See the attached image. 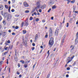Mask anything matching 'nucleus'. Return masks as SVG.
<instances>
[{
    "instance_id": "f257e3e1",
    "label": "nucleus",
    "mask_w": 78,
    "mask_h": 78,
    "mask_svg": "<svg viewBox=\"0 0 78 78\" xmlns=\"http://www.w3.org/2000/svg\"><path fill=\"white\" fill-rule=\"evenodd\" d=\"M54 41H53V38L52 37L51 38L50 40L49 41L48 45L50 47H51L53 45Z\"/></svg>"
},
{
    "instance_id": "f03ea898",
    "label": "nucleus",
    "mask_w": 78,
    "mask_h": 78,
    "mask_svg": "<svg viewBox=\"0 0 78 78\" xmlns=\"http://www.w3.org/2000/svg\"><path fill=\"white\" fill-rule=\"evenodd\" d=\"M75 57V55L73 56L71 58H70V57H69L68 58H67V59L68 61V62L67 63V64L69 63L70 62H71V61L72 60L73 58Z\"/></svg>"
},
{
    "instance_id": "7ed1b4c3",
    "label": "nucleus",
    "mask_w": 78,
    "mask_h": 78,
    "mask_svg": "<svg viewBox=\"0 0 78 78\" xmlns=\"http://www.w3.org/2000/svg\"><path fill=\"white\" fill-rule=\"evenodd\" d=\"M25 23H23V22L21 23V27H22L23 26H28V25L29 24L28 23V22H26V21H25Z\"/></svg>"
},
{
    "instance_id": "20e7f679",
    "label": "nucleus",
    "mask_w": 78,
    "mask_h": 78,
    "mask_svg": "<svg viewBox=\"0 0 78 78\" xmlns=\"http://www.w3.org/2000/svg\"><path fill=\"white\" fill-rule=\"evenodd\" d=\"M59 32V28H57L55 32V36H58V32Z\"/></svg>"
},
{
    "instance_id": "39448f33",
    "label": "nucleus",
    "mask_w": 78,
    "mask_h": 78,
    "mask_svg": "<svg viewBox=\"0 0 78 78\" xmlns=\"http://www.w3.org/2000/svg\"><path fill=\"white\" fill-rule=\"evenodd\" d=\"M11 17H12V16H11V15L10 14H9L7 17V20L8 21H9V20H11Z\"/></svg>"
},
{
    "instance_id": "423d86ee",
    "label": "nucleus",
    "mask_w": 78,
    "mask_h": 78,
    "mask_svg": "<svg viewBox=\"0 0 78 78\" xmlns=\"http://www.w3.org/2000/svg\"><path fill=\"white\" fill-rule=\"evenodd\" d=\"M37 6L35 8V9H37V8H38V9H39V8H40V3H39V2H38L37 3Z\"/></svg>"
},
{
    "instance_id": "0eeeda50",
    "label": "nucleus",
    "mask_w": 78,
    "mask_h": 78,
    "mask_svg": "<svg viewBox=\"0 0 78 78\" xmlns=\"http://www.w3.org/2000/svg\"><path fill=\"white\" fill-rule=\"evenodd\" d=\"M2 37H5L6 35V32H2Z\"/></svg>"
},
{
    "instance_id": "6e6552de",
    "label": "nucleus",
    "mask_w": 78,
    "mask_h": 78,
    "mask_svg": "<svg viewBox=\"0 0 78 78\" xmlns=\"http://www.w3.org/2000/svg\"><path fill=\"white\" fill-rule=\"evenodd\" d=\"M23 5L25 7H28V4L26 2H24L23 3Z\"/></svg>"
},
{
    "instance_id": "1a4fd4ad",
    "label": "nucleus",
    "mask_w": 78,
    "mask_h": 78,
    "mask_svg": "<svg viewBox=\"0 0 78 78\" xmlns=\"http://www.w3.org/2000/svg\"><path fill=\"white\" fill-rule=\"evenodd\" d=\"M41 7H40V8H41L42 9H44V8H45L46 7V5H44L43 6L41 5Z\"/></svg>"
},
{
    "instance_id": "9d476101",
    "label": "nucleus",
    "mask_w": 78,
    "mask_h": 78,
    "mask_svg": "<svg viewBox=\"0 0 78 78\" xmlns=\"http://www.w3.org/2000/svg\"><path fill=\"white\" fill-rule=\"evenodd\" d=\"M78 39L76 38L75 40V44L76 45L78 44Z\"/></svg>"
},
{
    "instance_id": "9b49d317",
    "label": "nucleus",
    "mask_w": 78,
    "mask_h": 78,
    "mask_svg": "<svg viewBox=\"0 0 78 78\" xmlns=\"http://www.w3.org/2000/svg\"><path fill=\"white\" fill-rule=\"evenodd\" d=\"M37 36H38V35H37V34H36L35 35V42H36V39H37Z\"/></svg>"
},
{
    "instance_id": "f8f14e48",
    "label": "nucleus",
    "mask_w": 78,
    "mask_h": 78,
    "mask_svg": "<svg viewBox=\"0 0 78 78\" xmlns=\"http://www.w3.org/2000/svg\"><path fill=\"white\" fill-rule=\"evenodd\" d=\"M3 9V5H0V10H2Z\"/></svg>"
},
{
    "instance_id": "ddd939ff",
    "label": "nucleus",
    "mask_w": 78,
    "mask_h": 78,
    "mask_svg": "<svg viewBox=\"0 0 78 78\" xmlns=\"http://www.w3.org/2000/svg\"><path fill=\"white\" fill-rule=\"evenodd\" d=\"M52 34H52V32H50L49 37H51Z\"/></svg>"
},
{
    "instance_id": "4468645a",
    "label": "nucleus",
    "mask_w": 78,
    "mask_h": 78,
    "mask_svg": "<svg viewBox=\"0 0 78 78\" xmlns=\"http://www.w3.org/2000/svg\"><path fill=\"white\" fill-rule=\"evenodd\" d=\"M27 42L26 41H25L24 43V45H25V46H27Z\"/></svg>"
},
{
    "instance_id": "2eb2a0df",
    "label": "nucleus",
    "mask_w": 78,
    "mask_h": 78,
    "mask_svg": "<svg viewBox=\"0 0 78 78\" xmlns=\"http://www.w3.org/2000/svg\"><path fill=\"white\" fill-rule=\"evenodd\" d=\"M46 35H45V38H47L48 37V33H46Z\"/></svg>"
},
{
    "instance_id": "dca6fc26",
    "label": "nucleus",
    "mask_w": 78,
    "mask_h": 78,
    "mask_svg": "<svg viewBox=\"0 0 78 78\" xmlns=\"http://www.w3.org/2000/svg\"><path fill=\"white\" fill-rule=\"evenodd\" d=\"M4 16H5V17H7V16H8V13H5L4 14Z\"/></svg>"
},
{
    "instance_id": "f3484780",
    "label": "nucleus",
    "mask_w": 78,
    "mask_h": 78,
    "mask_svg": "<svg viewBox=\"0 0 78 78\" xmlns=\"http://www.w3.org/2000/svg\"><path fill=\"white\" fill-rule=\"evenodd\" d=\"M64 42V40L62 39V40L61 45H62L63 43Z\"/></svg>"
},
{
    "instance_id": "a211bd4d",
    "label": "nucleus",
    "mask_w": 78,
    "mask_h": 78,
    "mask_svg": "<svg viewBox=\"0 0 78 78\" xmlns=\"http://www.w3.org/2000/svg\"><path fill=\"white\" fill-rule=\"evenodd\" d=\"M76 39H78V32H77V33H76Z\"/></svg>"
},
{
    "instance_id": "6ab92c4d",
    "label": "nucleus",
    "mask_w": 78,
    "mask_h": 78,
    "mask_svg": "<svg viewBox=\"0 0 78 78\" xmlns=\"http://www.w3.org/2000/svg\"><path fill=\"white\" fill-rule=\"evenodd\" d=\"M15 60L16 62H17V57H15Z\"/></svg>"
},
{
    "instance_id": "aec40b11",
    "label": "nucleus",
    "mask_w": 78,
    "mask_h": 78,
    "mask_svg": "<svg viewBox=\"0 0 78 78\" xmlns=\"http://www.w3.org/2000/svg\"><path fill=\"white\" fill-rule=\"evenodd\" d=\"M66 34H65L63 37V39L64 40V39H65V38H66Z\"/></svg>"
},
{
    "instance_id": "412c9836",
    "label": "nucleus",
    "mask_w": 78,
    "mask_h": 78,
    "mask_svg": "<svg viewBox=\"0 0 78 78\" xmlns=\"http://www.w3.org/2000/svg\"><path fill=\"white\" fill-rule=\"evenodd\" d=\"M56 6L55 5H53L52 7V9H56Z\"/></svg>"
},
{
    "instance_id": "4be33fe9",
    "label": "nucleus",
    "mask_w": 78,
    "mask_h": 78,
    "mask_svg": "<svg viewBox=\"0 0 78 78\" xmlns=\"http://www.w3.org/2000/svg\"><path fill=\"white\" fill-rule=\"evenodd\" d=\"M27 33V31L26 30H23V34H25Z\"/></svg>"
},
{
    "instance_id": "5701e85b",
    "label": "nucleus",
    "mask_w": 78,
    "mask_h": 78,
    "mask_svg": "<svg viewBox=\"0 0 78 78\" xmlns=\"http://www.w3.org/2000/svg\"><path fill=\"white\" fill-rule=\"evenodd\" d=\"M7 53H8V52H5V53H3L2 55H6Z\"/></svg>"
},
{
    "instance_id": "b1692460",
    "label": "nucleus",
    "mask_w": 78,
    "mask_h": 78,
    "mask_svg": "<svg viewBox=\"0 0 78 78\" xmlns=\"http://www.w3.org/2000/svg\"><path fill=\"white\" fill-rule=\"evenodd\" d=\"M11 9V7L9 6L8 9V11L9 12H10V9Z\"/></svg>"
},
{
    "instance_id": "393cba45",
    "label": "nucleus",
    "mask_w": 78,
    "mask_h": 78,
    "mask_svg": "<svg viewBox=\"0 0 78 78\" xmlns=\"http://www.w3.org/2000/svg\"><path fill=\"white\" fill-rule=\"evenodd\" d=\"M75 2V0H73L71 2L72 3H74Z\"/></svg>"
},
{
    "instance_id": "a878e982",
    "label": "nucleus",
    "mask_w": 78,
    "mask_h": 78,
    "mask_svg": "<svg viewBox=\"0 0 78 78\" xmlns=\"http://www.w3.org/2000/svg\"><path fill=\"white\" fill-rule=\"evenodd\" d=\"M20 62H22V63L23 64H24V63H25V62L23 60H21L20 61Z\"/></svg>"
},
{
    "instance_id": "bb28decb",
    "label": "nucleus",
    "mask_w": 78,
    "mask_h": 78,
    "mask_svg": "<svg viewBox=\"0 0 78 78\" xmlns=\"http://www.w3.org/2000/svg\"><path fill=\"white\" fill-rule=\"evenodd\" d=\"M5 8H6V9H8V6L7 5H5Z\"/></svg>"
},
{
    "instance_id": "cd10ccee",
    "label": "nucleus",
    "mask_w": 78,
    "mask_h": 78,
    "mask_svg": "<svg viewBox=\"0 0 78 78\" xmlns=\"http://www.w3.org/2000/svg\"><path fill=\"white\" fill-rule=\"evenodd\" d=\"M36 62L35 63V64H34L33 66V69H34V67H35V66H36Z\"/></svg>"
},
{
    "instance_id": "c85d7f7f",
    "label": "nucleus",
    "mask_w": 78,
    "mask_h": 78,
    "mask_svg": "<svg viewBox=\"0 0 78 78\" xmlns=\"http://www.w3.org/2000/svg\"><path fill=\"white\" fill-rule=\"evenodd\" d=\"M36 62L35 63V64H34L33 66V69H34V67H35V66H36Z\"/></svg>"
},
{
    "instance_id": "c756f323",
    "label": "nucleus",
    "mask_w": 78,
    "mask_h": 78,
    "mask_svg": "<svg viewBox=\"0 0 78 78\" xmlns=\"http://www.w3.org/2000/svg\"><path fill=\"white\" fill-rule=\"evenodd\" d=\"M2 32H2L1 30H0V36H2Z\"/></svg>"
},
{
    "instance_id": "7c9ffc66",
    "label": "nucleus",
    "mask_w": 78,
    "mask_h": 78,
    "mask_svg": "<svg viewBox=\"0 0 78 78\" xmlns=\"http://www.w3.org/2000/svg\"><path fill=\"white\" fill-rule=\"evenodd\" d=\"M68 2L67 3V4H69V3H70V1L69 0H67Z\"/></svg>"
},
{
    "instance_id": "2f4dec72",
    "label": "nucleus",
    "mask_w": 78,
    "mask_h": 78,
    "mask_svg": "<svg viewBox=\"0 0 78 78\" xmlns=\"http://www.w3.org/2000/svg\"><path fill=\"white\" fill-rule=\"evenodd\" d=\"M29 11L28 10H26L25 11V12L26 13H28V12H29Z\"/></svg>"
},
{
    "instance_id": "473e14b6",
    "label": "nucleus",
    "mask_w": 78,
    "mask_h": 78,
    "mask_svg": "<svg viewBox=\"0 0 78 78\" xmlns=\"http://www.w3.org/2000/svg\"><path fill=\"white\" fill-rule=\"evenodd\" d=\"M49 76H50V74H48L46 78H49Z\"/></svg>"
},
{
    "instance_id": "72a5a7b5",
    "label": "nucleus",
    "mask_w": 78,
    "mask_h": 78,
    "mask_svg": "<svg viewBox=\"0 0 78 78\" xmlns=\"http://www.w3.org/2000/svg\"><path fill=\"white\" fill-rule=\"evenodd\" d=\"M2 23H6V21H5V20H3V22H2Z\"/></svg>"
},
{
    "instance_id": "f704fd0d",
    "label": "nucleus",
    "mask_w": 78,
    "mask_h": 78,
    "mask_svg": "<svg viewBox=\"0 0 78 78\" xmlns=\"http://www.w3.org/2000/svg\"><path fill=\"white\" fill-rule=\"evenodd\" d=\"M52 2H51L49 3V5H50V6H51V5H52Z\"/></svg>"
},
{
    "instance_id": "c9c22d12",
    "label": "nucleus",
    "mask_w": 78,
    "mask_h": 78,
    "mask_svg": "<svg viewBox=\"0 0 78 78\" xmlns=\"http://www.w3.org/2000/svg\"><path fill=\"white\" fill-rule=\"evenodd\" d=\"M7 43H8V44H10V43H11V42L9 41V40H8L7 41Z\"/></svg>"
},
{
    "instance_id": "e433bc0d",
    "label": "nucleus",
    "mask_w": 78,
    "mask_h": 78,
    "mask_svg": "<svg viewBox=\"0 0 78 78\" xmlns=\"http://www.w3.org/2000/svg\"><path fill=\"white\" fill-rule=\"evenodd\" d=\"M32 19H33V18L32 17H30V20H32Z\"/></svg>"
},
{
    "instance_id": "4c0bfd02",
    "label": "nucleus",
    "mask_w": 78,
    "mask_h": 78,
    "mask_svg": "<svg viewBox=\"0 0 78 78\" xmlns=\"http://www.w3.org/2000/svg\"><path fill=\"white\" fill-rule=\"evenodd\" d=\"M50 11H51V8H50L48 11V12H50Z\"/></svg>"
},
{
    "instance_id": "58836bf2",
    "label": "nucleus",
    "mask_w": 78,
    "mask_h": 78,
    "mask_svg": "<svg viewBox=\"0 0 78 78\" xmlns=\"http://www.w3.org/2000/svg\"><path fill=\"white\" fill-rule=\"evenodd\" d=\"M38 11L39 12H42V10H41V9H39L38 10Z\"/></svg>"
},
{
    "instance_id": "ea45409f",
    "label": "nucleus",
    "mask_w": 78,
    "mask_h": 78,
    "mask_svg": "<svg viewBox=\"0 0 78 78\" xmlns=\"http://www.w3.org/2000/svg\"><path fill=\"white\" fill-rule=\"evenodd\" d=\"M36 22H38V21H39V19L38 18L36 19Z\"/></svg>"
},
{
    "instance_id": "a19ab883",
    "label": "nucleus",
    "mask_w": 78,
    "mask_h": 78,
    "mask_svg": "<svg viewBox=\"0 0 78 78\" xmlns=\"http://www.w3.org/2000/svg\"><path fill=\"white\" fill-rule=\"evenodd\" d=\"M69 23H67L66 24V27H69Z\"/></svg>"
},
{
    "instance_id": "79ce46f5",
    "label": "nucleus",
    "mask_w": 78,
    "mask_h": 78,
    "mask_svg": "<svg viewBox=\"0 0 78 78\" xmlns=\"http://www.w3.org/2000/svg\"><path fill=\"white\" fill-rule=\"evenodd\" d=\"M27 65H24V67L25 68H27Z\"/></svg>"
},
{
    "instance_id": "37998d69",
    "label": "nucleus",
    "mask_w": 78,
    "mask_h": 78,
    "mask_svg": "<svg viewBox=\"0 0 78 78\" xmlns=\"http://www.w3.org/2000/svg\"><path fill=\"white\" fill-rule=\"evenodd\" d=\"M1 14L2 15V16H3V12L2 11L1 12Z\"/></svg>"
},
{
    "instance_id": "c03bdc74",
    "label": "nucleus",
    "mask_w": 78,
    "mask_h": 78,
    "mask_svg": "<svg viewBox=\"0 0 78 78\" xmlns=\"http://www.w3.org/2000/svg\"><path fill=\"white\" fill-rule=\"evenodd\" d=\"M18 28H19V27L18 26H16L15 27V29H18Z\"/></svg>"
},
{
    "instance_id": "a18cd8bd",
    "label": "nucleus",
    "mask_w": 78,
    "mask_h": 78,
    "mask_svg": "<svg viewBox=\"0 0 78 78\" xmlns=\"http://www.w3.org/2000/svg\"><path fill=\"white\" fill-rule=\"evenodd\" d=\"M34 15L36 16V15H37V13H36V12H34Z\"/></svg>"
},
{
    "instance_id": "49530a36",
    "label": "nucleus",
    "mask_w": 78,
    "mask_h": 78,
    "mask_svg": "<svg viewBox=\"0 0 78 78\" xmlns=\"http://www.w3.org/2000/svg\"><path fill=\"white\" fill-rule=\"evenodd\" d=\"M67 70H70V68L69 67H68L67 68Z\"/></svg>"
},
{
    "instance_id": "de8ad7c7",
    "label": "nucleus",
    "mask_w": 78,
    "mask_h": 78,
    "mask_svg": "<svg viewBox=\"0 0 78 78\" xmlns=\"http://www.w3.org/2000/svg\"><path fill=\"white\" fill-rule=\"evenodd\" d=\"M50 33H52V30H49Z\"/></svg>"
},
{
    "instance_id": "09e8293b",
    "label": "nucleus",
    "mask_w": 78,
    "mask_h": 78,
    "mask_svg": "<svg viewBox=\"0 0 78 78\" xmlns=\"http://www.w3.org/2000/svg\"><path fill=\"white\" fill-rule=\"evenodd\" d=\"M11 11L12 12H14V9H12L11 10Z\"/></svg>"
},
{
    "instance_id": "8fccbe9b",
    "label": "nucleus",
    "mask_w": 78,
    "mask_h": 78,
    "mask_svg": "<svg viewBox=\"0 0 78 78\" xmlns=\"http://www.w3.org/2000/svg\"><path fill=\"white\" fill-rule=\"evenodd\" d=\"M16 73L18 75H19V74H20V73H19L18 72H16Z\"/></svg>"
},
{
    "instance_id": "3c124183",
    "label": "nucleus",
    "mask_w": 78,
    "mask_h": 78,
    "mask_svg": "<svg viewBox=\"0 0 78 78\" xmlns=\"http://www.w3.org/2000/svg\"><path fill=\"white\" fill-rule=\"evenodd\" d=\"M8 47H6V48H5V50H7V49H8Z\"/></svg>"
},
{
    "instance_id": "603ef678",
    "label": "nucleus",
    "mask_w": 78,
    "mask_h": 78,
    "mask_svg": "<svg viewBox=\"0 0 78 78\" xmlns=\"http://www.w3.org/2000/svg\"><path fill=\"white\" fill-rule=\"evenodd\" d=\"M65 20V17H64V20H63V23H64V21Z\"/></svg>"
},
{
    "instance_id": "864d4df0",
    "label": "nucleus",
    "mask_w": 78,
    "mask_h": 78,
    "mask_svg": "<svg viewBox=\"0 0 78 78\" xmlns=\"http://www.w3.org/2000/svg\"><path fill=\"white\" fill-rule=\"evenodd\" d=\"M66 78H68V77H69V75H66Z\"/></svg>"
},
{
    "instance_id": "5fc2aeb1",
    "label": "nucleus",
    "mask_w": 78,
    "mask_h": 78,
    "mask_svg": "<svg viewBox=\"0 0 78 78\" xmlns=\"http://www.w3.org/2000/svg\"><path fill=\"white\" fill-rule=\"evenodd\" d=\"M15 55H17V51H15Z\"/></svg>"
},
{
    "instance_id": "6e6d98bb",
    "label": "nucleus",
    "mask_w": 78,
    "mask_h": 78,
    "mask_svg": "<svg viewBox=\"0 0 78 78\" xmlns=\"http://www.w3.org/2000/svg\"><path fill=\"white\" fill-rule=\"evenodd\" d=\"M42 22H45V20H42Z\"/></svg>"
},
{
    "instance_id": "4d7b16f0",
    "label": "nucleus",
    "mask_w": 78,
    "mask_h": 78,
    "mask_svg": "<svg viewBox=\"0 0 78 78\" xmlns=\"http://www.w3.org/2000/svg\"><path fill=\"white\" fill-rule=\"evenodd\" d=\"M21 77H22V75H20L19 76V78H21Z\"/></svg>"
},
{
    "instance_id": "13d9d810",
    "label": "nucleus",
    "mask_w": 78,
    "mask_h": 78,
    "mask_svg": "<svg viewBox=\"0 0 78 78\" xmlns=\"http://www.w3.org/2000/svg\"><path fill=\"white\" fill-rule=\"evenodd\" d=\"M12 35H15V34H16L14 33H12Z\"/></svg>"
},
{
    "instance_id": "bf43d9fd",
    "label": "nucleus",
    "mask_w": 78,
    "mask_h": 78,
    "mask_svg": "<svg viewBox=\"0 0 78 78\" xmlns=\"http://www.w3.org/2000/svg\"><path fill=\"white\" fill-rule=\"evenodd\" d=\"M9 33H11V30H9Z\"/></svg>"
},
{
    "instance_id": "052dcab7",
    "label": "nucleus",
    "mask_w": 78,
    "mask_h": 78,
    "mask_svg": "<svg viewBox=\"0 0 78 78\" xmlns=\"http://www.w3.org/2000/svg\"><path fill=\"white\" fill-rule=\"evenodd\" d=\"M34 50V47H33L32 48V50Z\"/></svg>"
},
{
    "instance_id": "680f3d73",
    "label": "nucleus",
    "mask_w": 78,
    "mask_h": 78,
    "mask_svg": "<svg viewBox=\"0 0 78 78\" xmlns=\"http://www.w3.org/2000/svg\"><path fill=\"white\" fill-rule=\"evenodd\" d=\"M66 76V73L63 74V76Z\"/></svg>"
},
{
    "instance_id": "e2e57ef3",
    "label": "nucleus",
    "mask_w": 78,
    "mask_h": 78,
    "mask_svg": "<svg viewBox=\"0 0 78 78\" xmlns=\"http://www.w3.org/2000/svg\"><path fill=\"white\" fill-rule=\"evenodd\" d=\"M75 64H76V62H75L73 64V66H75Z\"/></svg>"
},
{
    "instance_id": "0e129e2a",
    "label": "nucleus",
    "mask_w": 78,
    "mask_h": 78,
    "mask_svg": "<svg viewBox=\"0 0 78 78\" xmlns=\"http://www.w3.org/2000/svg\"><path fill=\"white\" fill-rule=\"evenodd\" d=\"M32 45L33 46H34L35 45V44L34 43H32Z\"/></svg>"
},
{
    "instance_id": "69168bd1",
    "label": "nucleus",
    "mask_w": 78,
    "mask_h": 78,
    "mask_svg": "<svg viewBox=\"0 0 78 78\" xmlns=\"http://www.w3.org/2000/svg\"><path fill=\"white\" fill-rule=\"evenodd\" d=\"M5 45H8V44L7 43V42H6L5 43Z\"/></svg>"
},
{
    "instance_id": "338daca9",
    "label": "nucleus",
    "mask_w": 78,
    "mask_h": 78,
    "mask_svg": "<svg viewBox=\"0 0 78 78\" xmlns=\"http://www.w3.org/2000/svg\"><path fill=\"white\" fill-rule=\"evenodd\" d=\"M76 25L78 24V20H77V21L76 22Z\"/></svg>"
},
{
    "instance_id": "774afa93",
    "label": "nucleus",
    "mask_w": 78,
    "mask_h": 78,
    "mask_svg": "<svg viewBox=\"0 0 78 78\" xmlns=\"http://www.w3.org/2000/svg\"><path fill=\"white\" fill-rule=\"evenodd\" d=\"M53 17L52 16L51 17V20H53Z\"/></svg>"
}]
</instances>
